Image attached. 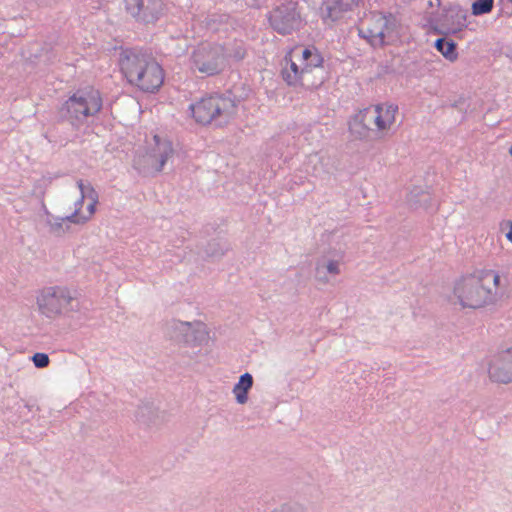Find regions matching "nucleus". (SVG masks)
I'll return each instance as SVG.
<instances>
[{
	"label": "nucleus",
	"instance_id": "nucleus-12",
	"mask_svg": "<svg viewBox=\"0 0 512 512\" xmlns=\"http://www.w3.org/2000/svg\"><path fill=\"white\" fill-rule=\"evenodd\" d=\"M64 301V290L60 286L42 289L37 296V304L42 314L55 317L61 314Z\"/></svg>",
	"mask_w": 512,
	"mask_h": 512
},
{
	"label": "nucleus",
	"instance_id": "nucleus-17",
	"mask_svg": "<svg viewBox=\"0 0 512 512\" xmlns=\"http://www.w3.org/2000/svg\"><path fill=\"white\" fill-rule=\"evenodd\" d=\"M435 48L442 56L450 62H454L458 58L456 43L451 39L439 38L435 42Z\"/></svg>",
	"mask_w": 512,
	"mask_h": 512
},
{
	"label": "nucleus",
	"instance_id": "nucleus-10",
	"mask_svg": "<svg viewBox=\"0 0 512 512\" xmlns=\"http://www.w3.org/2000/svg\"><path fill=\"white\" fill-rule=\"evenodd\" d=\"M146 143V152L143 155L144 164L148 169L159 172L174 153L172 143L166 137L157 134L153 135Z\"/></svg>",
	"mask_w": 512,
	"mask_h": 512
},
{
	"label": "nucleus",
	"instance_id": "nucleus-13",
	"mask_svg": "<svg viewBox=\"0 0 512 512\" xmlns=\"http://www.w3.org/2000/svg\"><path fill=\"white\" fill-rule=\"evenodd\" d=\"M162 7L157 0H125L126 11L137 20L149 23L158 19Z\"/></svg>",
	"mask_w": 512,
	"mask_h": 512
},
{
	"label": "nucleus",
	"instance_id": "nucleus-2",
	"mask_svg": "<svg viewBox=\"0 0 512 512\" xmlns=\"http://www.w3.org/2000/svg\"><path fill=\"white\" fill-rule=\"evenodd\" d=\"M119 69L127 83L143 93H157L165 81V71L157 60L133 50L120 54Z\"/></svg>",
	"mask_w": 512,
	"mask_h": 512
},
{
	"label": "nucleus",
	"instance_id": "nucleus-14",
	"mask_svg": "<svg viewBox=\"0 0 512 512\" xmlns=\"http://www.w3.org/2000/svg\"><path fill=\"white\" fill-rule=\"evenodd\" d=\"M491 380L498 383L512 382V348L496 356L489 366Z\"/></svg>",
	"mask_w": 512,
	"mask_h": 512
},
{
	"label": "nucleus",
	"instance_id": "nucleus-7",
	"mask_svg": "<svg viewBox=\"0 0 512 512\" xmlns=\"http://www.w3.org/2000/svg\"><path fill=\"white\" fill-rule=\"evenodd\" d=\"M192 117L199 124H210L218 118L228 119L236 113L234 101L222 95H209L190 105Z\"/></svg>",
	"mask_w": 512,
	"mask_h": 512
},
{
	"label": "nucleus",
	"instance_id": "nucleus-20",
	"mask_svg": "<svg viewBox=\"0 0 512 512\" xmlns=\"http://www.w3.org/2000/svg\"><path fill=\"white\" fill-rule=\"evenodd\" d=\"M327 270L329 273L338 274L339 273L338 263L334 262V261L329 262L327 265Z\"/></svg>",
	"mask_w": 512,
	"mask_h": 512
},
{
	"label": "nucleus",
	"instance_id": "nucleus-19",
	"mask_svg": "<svg viewBox=\"0 0 512 512\" xmlns=\"http://www.w3.org/2000/svg\"><path fill=\"white\" fill-rule=\"evenodd\" d=\"M32 361L37 368H45L49 364V357L45 353H35L32 356Z\"/></svg>",
	"mask_w": 512,
	"mask_h": 512
},
{
	"label": "nucleus",
	"instance_id": "nucleus-6",
	"mask_svg": "<svg viewBox=\"0 0 512 512\" xmlns=\"http://www.w3.org/2000/svg\"><path fill=\"white\" fill-rule=\"evenodd\" d=\"M103 99L100 92L92 86L75 91L66 101V111L71 125L84 126L89 117L96 116L102 109Z\"/></svg>",
	"mask_w": 512,
	"mask_h": 512
},
{
	"label": "nucleus",
	"instance_id": "nucleus-22",
	"mask_svg": "<svg viewBox=\"0 0 512 512\" xmlns=\"http://www.w3.org/2000/svg\"><path fill=\"white\" fill-rule=\"evenodd\" d=\"M292 510V507H283L281 510L276 512H293Z\"/></svg>",
	"mask_w": 512,
	"mask_h": 512
},
{
	"label": "nucleus",
	"instance_id": "nucleus-21",
	"mask_svg": "<svg viewBox=\"0 0 512 512\" xmlns=\"http://www.w3.org/2000/svg\"><path fill=\"white\" fill-rule=\"evenodd\" d=\"M506 238L509 242L512 243V222L510 223L509 231L506 233Z\"/></svg>",
	"mask_w": 512,
	"mask_h": 512
},
{
	"label": "nucleus",
	"instance_id": "nucleus-11",
	"mask_svg": "<svg viewBox=\"0 0 512 512\" xmlns=\"http://www.w3.org/2000/svg\"><path fill=\"white\" fill-rule=\"evenodd\" d=\"M272 28L280 34H289L301 25V17L294 2L275 7L269 14Z\"/></svg>",
	"mask_w": 512,
	"mask_h": 512
},
{
	"label": "nucleus",
	"instance_id": "nucleus-9",
	"mask_svg": "<svg viewBox=\"0 0 512 512\" xmlns=\"http://www.w3.org/2000/svg\"><path fill=\"white\" fill-rule=\"evenodd\" d=\"M194 70L208 76L219 73L225 61L224 48L218 44H200L192 53Z\"/></svg>",
	"mask_w": 512,
	"mask_h": 512
},
{
	"label": "nucleus",
	"instance_id": "nucleus-1",
	"mask_svg": "<svg viewBox=\"0 0 512 512\" xmlns=\"http://www.w3.org/2000/svg\"><path fill=\"white\" fill-rule=\"evenodd\" d=\"M281 74L290 86L316 89L324 82L323 57L313 46L295 47L286 56Z\"/></svg>",
	"mask_w": 512,
	"mask_h": 512
},
{
	"label": "nucleus",
	"instance_id": "nucleus-18",
	"mask_svg": "<svg viewBox=\"0 0 512 512\" xmlns=\"http://www.w3.org/2000/svg\"><path fill=\"white\" fill-rule=\"evenodd\" d=\"M494 5V0H476L472 4V14L473 15H483L489 13Z\"/></svg>",
	"mask_w": 512,
	"mask_h": 512
},
{
	"label": "nucleus",
	"instance_id": "nucleus-5",
	"mask_svg": "<svg viewBox=\"0 0 512 512\" xmlns=\"http://www.w3.org/2000/svg\"><path fill=\"white\" fill-rule=\"evenodd\" d=\"M402 30L401 23L394 15L373 11L365 15L359 32L372 46L382 47L400 40Z\"/></svg>",
	"mask_w": 512,
	"mask_h": 512
},
{
	"label": "nucleus",
	"instance_id": "nucleus-4",
	"mask_svg": "<svg viewBox=\"0 0 512 512\" xmlns=\"http://www.w3.org/2000/svg\"><path fill=\"white\" fill-rule=\"evenodd\" d=\"M397 113L398 106L391 103L370 105L351 117L349 131L358 139L385 138L395 125Z\"/></svg>",
	"mask_w": 512,
	"mask_h": 512
},
{
	"label": "nucleus",
	"instance_id": "nucleus-16",
	"mask_svg": "<svg viewBox=\"0 0 512 512\" xmlns=\"http://www.w3.org/2000/svg\"><path fill=\"white\" fill-rule=\"evenodd\" d=\"M253 378L251 374L245 373L243 374L238 383L233 388V393L235 395L236 401L239 404H245L248 400V391L252 388Z\"/></svg>",
	"mask_w": 512,
	"mask_h": 512
},
{
	"label": "nucleus",
	"instance_id": "nucleus-3",
	"mask_svg": "<svg viewBox=\"0 0 512 512\" xmlns=\"http://www.w3.org/2000/svg\"><path fill=\"white\" fill-rule=\"evenodd\" d=\"M499 285L500 275L494 270H484L457 281L451 301L462 308H482L494 301Z\"/></svg>",
	"mask_w": 512,
	"mask_h": 512
},
{
	"label": "nucleus",
	"instance_id": "nucleus-23",
	"mask_svg": "<svg viewBox=\"0 0 512 512\" xmlns=\"http://www.w3.org/2000/svg\"><path fill=\"white\" fill-rule=\"evenodd\" d=\"M509 153H510V155L512 157V146L510 147Z\"/></svg>",
	"mask_w": 512,
	"mask_h": 512
},
{
	"label": "nucleus",
	"instance_id": "nucleus-8",
	"mask_svg": "<svg viewBox=\"0 0 512 512\" xmlns=\"http://www.w3.org/2000/svg\"><path fill=\"white\" fill-rule=\"evenodd\" d=\"M73 202L69 207L71 213L66 216L69 221L82 224L92 218L98 203V195L93 187L80 181L73 187Z\"/></svg>",
	"mask_w": 512,
	"mask_h": 512
},
{
	"label": "nucleus",
	"instance_id": "nucleus-15",
	"mask_svg": "<svg viewBox=\"0 0 512 512\" xmlns=\"http://www.w3.org/2000/svg\"><path fill=\"white\" fill-rule=\"evenodd\" d=\"M361 0H323L328 10V16L332 20H337L345 14L354 11L359 7Z\"/></svg>",
	"mask_w": 512,
	"mask_h": 512
}]
</instances>
